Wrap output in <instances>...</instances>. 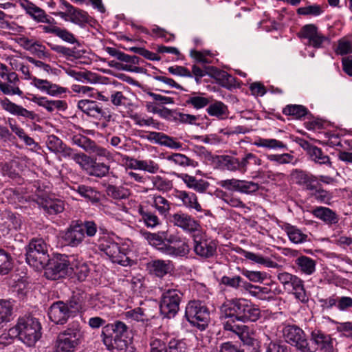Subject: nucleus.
<instances>
[{"label": "nucleus", "instance_id": "61", "mask_svg": "<svg viewBox=\"0 0 352 352\" xmlns=\"http://www.w3.org/2000/svg\"><path fill=\"white\" fill-rule=\"evenodd\" d=\"M215 80L221 86L230 89L234 84V78L223 70L215 74Z\"/></svg>", "mask_w": 352, "mask_h": 352}, {"label": "nucleus", "instance_id": "9", "mask_svg": "<svg viewBox=\"0 0 352 352\" xmlns=\"http://www.w3.org/2000/svg\"><path fill=\"white\" fill-rule=\"evenodd\" d=\"M20 79L18 74L11 72L6 64H0V91L7 96L22 97L23 91L19 87Z\"/></svg>", "mask_w": 352, "mask_h": 352}, {"label": "nucleus", "instance_id": "55", "mask_svg": "<svg viewBox=\"0 0 352 352\" xmlns=\"http://www.w3.org/2000/svg\"><path fill=\"white\" fill-rule=\"evenodd\" d=\"M13 303L10 300H0V324L9 322L13 310Z\"/></svg>", "mask_w": 352, "mask_h": 352}, {"label": "nucleus", "instance_id": "22", "mask_svg": "<svg viewBox=\"0 0 352 352\" xmlns=\"http://www.w3.org/2000/svg\"><path fill=\"white\" fill-rule=\"evenodd\" d=\"M164 241L165 246H170L175 250L173 254H165L170 257H183L190 252L189 245L179 236L171 234Z\"/></svg>", "mask_w": 352, "mask_h": 352}, {"label": "nucleus", "instance_id": "49", "mask_svg": "<svg viewBox=\"0 0 352 352\" xmlns=\"http://www.w3.org/2000/svg\"><path fill=\"white\" fill-rule=\"evenodd\" d=\"M141 219L147 228H155L160 223V219L153 212L144 210L142 206L138 209Z\"/></svg>", "mask_w": 352, "mask_h": 352}, {"label": "nucleus", "instance_id": "2", "mask_svg": "<svg viewBox=\"0 0 352 352\" xmlns=\"http://www.w3.org/2000/svg\"><path fill=\"white\" fill-rule=\"evenodd\" d=\"M222 307L239 318L243 323L255 322L261 317L260 309L245 298H232L223 303Z\"/></svg>", "mask_w": 352, "mask_h": 352}, {"label": "nucleus", "instance_id": "20", "mask_svg": "<svg viewBox=\"0 0 352 352\" xmlns=\"http://www.w3.org/2000/svg\"><path fill=\"white\" fill-rule=\"evenodd\" d=\"M20 214L6 209L0 213V228L7 233L11 230H17L21 228Z\"/></svg>", "mask_w": 352, "mask_h": 352}, {"label": "nucleus", "instance_id": "29", "mask_svg": "<svg viewBox=\"0 0 352 352\" xmlns=\"http://www.w3.org/2000/svg\"><path fill=\"white\" fill-rule=\"evenodd\" d=\"M32 85L42 91H45L47 94L54 96L66 92V89L53 84L47 80H43L34 77Z\"/></svg>", "mask_w": 352, "mask_h": 352}, {"label": "nucleus", "instance_id": "53", "mask_svg": "<svg viewBox=\"0 0 352 352\" xmlns=\"http://www.w3.org/2000/svg\"><path fill=\"white\" fill-rule=\"evenodd\" d=\"M219 162L221 166L230 171L240 172L239 158L231 155H220L219 157Z\"/></svg>", "mask_w": 352, "mask_h": 352}, {"label": "nucleus", "instance_id": "27", "mask_svg": "<svg viewBox=\"0 0 352 352\" xmlns=\"http://www.w3.org/2000/svg\"><path fill=\"white\" fill-rule=\"evenodd\" d=\"M78 108L84 113L94 118L107 117L106 112L94 100H81L78 102Z\"/></svg>", "mask_w": 352, "mask_h": 352}, {"label": "nucleus", "instance_id": "4", "mask_svg": "<svg viewBox=\"0 0 352 352\" xmlns=\"http://www.w3.org/2000/svg\"><path fill=\"white\" fill-rule=\"evenodd\" d=\"M25 255L27 263L37 270H43L50 261L47 245L41 238L30 241Z\"/></svg>", "mask_w": 352, "mask_h": 352}, {"label": "nucleus", "instance_id": "42", "mask_svg": "<svg viewBox=\"0 0 352 352\" xmlns=\"http://www.w3.org/2000/svg\"><path fill=\"white\" fill-rule=\"evenodd\" d=\"M59 335H60V337L62 338H67L72 339L73 340H75L76 343H80V339L82 336V333L81 331V327L78 322H72L70 324H69L67 328L63 331L59 333Z\"/></svg>", "mask_w": 352, "mask_h": 352}, {"label": "nucleus", "instance_id": "48", "mask_svg": "<svg viewBox=\"0 0 352 352\" xmlns=\"http://www.w3.org/2000/svg\"><path fill=\"white\" fill-rule=\"evenodd\" d=\"M75 190L80 195L92 203L96 204L100 201L99 192L91 186L79 185Z\"/></svg>", "mask_w": 352, "mask_h": 352}, {"label": "nucleus", "instance_id": "10", "mask_svg": "<svg viewBox=\"0 0 352 352\" xmlns=\"http://www.w3.org/2000/svg\"><path fill=\"white\" fill-rule=\"evenodd\" d=\"M219 318L224 331L234 333L243 342L250 338V327L239 323V318L222 306Z\"/></svg>", "mask_w": 352, "mask_h": 352}, {"label": "nucleus", "instance_id": "45", "mask_svg": "<svg viewBox=\"0 0 352 352\" xmlns=\"http://www.w3.org/2000/svg\"><path fill=\"white\" fill-rule=\"evenodd\" d=\"M170 269V262L163 260H155L150 263V270L157 277H163L168 273Z\"/></svg>", "mask_w": 352, "mask_h": 352}, {"label": "nucleus", "instance_id": "52", "mask_svg": "<svg viewBox=\"0 0 352 352\" xmlns=\"http://www.w3.org/2000/svg\"><path fill=\"white\" fill-rule=\"evenodd\" d=\"M8 124L12 132H14L19 137V138L23 140L26 145L32 146L35 144L34 139L28 136L25 133L24 129L17 125L13 119L9 118Z\"/></svg>", "mask_w": 352, "mask_h": 352}, {"label": "nucleus", "instance_id": "36", "mask_svg": "<svg viewBox=\"0 0 352 352\" xmlns=\"http://www.w3.org/2000/svg\"><path fill=\"white\" fill-rule=\"evenodd\" d=\"M246 259L252 261L257 264L263 265L266 267L276 268L278 267V263L273 261L268 257L262 256L261 254H256L252 252L246 251L240 249L239 252Z\"/></svg>", "mask_w": 352, "mask_h": 352}, {"label": "nucleus", "instance_id": "60", "mask_svg": "<svg viewBox=\"0 0 352 352\" xmlns=\"http://www.w3.org/2000/svg\"><path fill=\"white\" fill-rule=\"evenodd\" d=\"M3 195L11 204L20 203L23 199L22 191L17 188H6L3 191Z\"/></svg>", "mask_w": 352, "mask_h": 352}, {"label": "nucleus", "instance_id": "58", "mask_svg": "<svg viewBox=\"0 0 352 352\" xmlns=\"http://www.w3.org/2000/svg\"><path fill=\"white\" fill-rule=\"evenodd\" d=\"M52 50L54 52L63 55L66 58H78L80 54L76 48H69L62 45H52L48 43Z\"/></svg>", "mask_w": 352, "mask_h": 352}, {"label": "nucleus", "instance_id": "1", "mask_svg": "<svg viewBox=\"0 0 352 352\" xmlns=\"http://www.w3.org/2000/svg\"><path fill=\"white\" fill-rule=\"evenodd\" d=\"M127 334L126 324L116 321L103 326L101 338L107 349L111 352H132L131 342Z\"/></svg>", "mask_w": 352, "mask_h": 352}, {"label": "nucleus", "instance_id": "30", "mask_svg": "<svg viewBox=\"0 0 352 352\" xmlns=\"http://www.w3.org/2000/svg\"><path fill=\"white\" fill-rule=\"evenodd\" d=\"M177 177L181 179L189 188L193 189L197 192L204 193L209 187V183L202 179H197L195 177L186 173H180Z\"/></svg>", "mask_w": 352, "mask_h": 352}, {"label": "nucleus", "instance_id": "28", "mask_svg": "<svg viewBox=\"0 0 352 352\" xmlns=\"http://www.w3.org/2000/svg\"><path fill=\"white\" fill-rule=\"evenodd\" d=\"M311 214L329 226L337 224L340 220L336 212L327 207L318 206L311 211Z\"/></svg>", "mask_w": 352, "mask_h": 352}, {"label": "nucleus", "instance_id": "62", "mask_svg": "<svg viewBox=\"0 0 352 352\" xmlns=\"http://www.w3.org/2000/svg\"><path fill=\"white\" fill-rule=\"evenodd\" d=\"M72 141L74 144L78 146L88 153L89 150H91V146L94 142L81 134L74 135L72 137Z\"/></svg>", "mask_w": 352, "mask_h": 352}, {"label": "nucleus", "instance_id": "34", "mask_svg": "<svg viewBox=\"0 0 352 352\" xmlns=\"http://www.w3.org/2000/svg\"><path fill=\"white\" fill-rule=\"evenodd\" d=\"M176 197L182 201L186 208L195 209L197 212L202 211V208L198 202L197 197L195 193L185 190H178L177 191Z\"/></svg>", "mask_w": 352, "mask_h": 352}, {"label": "nucleus", "instance_id": "8", "mask_svg": "<svg viewBox=\"0 0 352 352\" xmlns=\"http://www.w3.org/2000/svg\"><path fill=\"white\" fill-rule=\"evenodd\" d=\"M183 295V293L177 288L165 289L160 298L161 314L169 319L174 318L179 310V305Z\"/></svg>", "mask_w": 352, "mask_h": 352}, {"label": "nucleus", "instance_id": "44", "mask_svg": "<svg viewBox=\"0 0 352 352\" xmlns=\"http://www.w3.org/2000/svg\"><path fill=\"white\" fill-rule=\"evenodd\" d=\"M168 337L158 334L151 338L150 352H166L168 349Z\"/></svg>", "mask_w": 352, "mask_h": 352}, {"label": "nucleus", "instance_id": "24", "mask_svg": "<svg viewBox=\"0 0 352 352\" xmlns=\"http://www.w3.org/2000/svg\"><path fill=\"white\" fill-rule=\"evenodd\" d=\"M285 290L289 293H292L295 298L302 303H306L309 300L303 280L296 275H294L292 278L289 280Z\"/></svg>", "mask_w": 352, "mask_h": 352}, {"label": "nucleus", "instance_id": "38", "mask_svg": "<svg viewBox=\"0 0 352 352\" xmlns=\"http://www.w3.org/2000/svg\"><path fill=\"white\" fill-rule=\"evenodd\" d=\"M78 344L75 340L62 338L58 334L54 343V352H74Z\"/></svg>", "mask_w": 352, "mask_h": 352}, {"label": "nucleus", "instance_id": "43", "mask_svg": "<svg viewBox=\"0 0 352 352\" xmlns=\"http://www.w3.org/2000/svg\"><path fill=\"white\" fill-rule=\"evenodd\" d=\"M284 230L289 240L294 243H302L307 241L308 236L296 226L287 223Z\"/></svg>", "mask_w": 352, "mask_h": 352}, {"label": "nucleus", "instance_id": "17", "mask_svg": "<svg viewBox=\"0 0 352 352\" xmlns=\"http://www.w3.org/2000/svg\"><path fill=\"white\" fill-rule=\"evenodd\" d=\"M43 269L45 270V276L47 279L57 280L67 274L68 263L65 260L50 259Z\"/></svg>", "mask_w": 352, "mask_h": 352}, {"label": "nucleus", "instance_id": "56", "mask_svg": "<svg viewBox=\"0 0 352 352\" xmlns=\"http://www.w3.org/2000/svg\"><path fill=\"white\" fill-rule=\"evenodd\" d=\"M89 153L95 155L100 159L106 160L109 162L114 160L113 154L110 151L96 144L95 142H94L91 148L89 150Z\"/></svg>", "mask_w": 352, "mask_h": 352}, {"label": "nucleus", "instance_id": "39", "mask_svg": "<svg viewBox=\"0 0 352 352\" xmlns=\"http://www.w3.org/2000/svg\"><path fill=\"white\" fill-rule=\"evenodd\" d=\"M124 317L128 320L138 322H148L155 316L148 312L144 308L136 307L124 313Z\"/></svg>", "mask_w": 352, "mask_h": 352}, {"label": "nucleus", "instance_id": "11", "mask_svg": "<svg viewBox=\"0 0 352 352\" xmlns=\"http://www.w3.org/2000/svg\"><path fill=\"white\" fill-rule=\"evenodd\" d=\"M217 241L207 236L206 234L197 233L193 236V250L196 255L208 259L217 254Z\"/></svg>", "mask_w": 352, "mask_h": 352}, {"label": "nucleus", "instance_id": "18", "mask_svg": "<svg viewBox=\"0 0 352 352\" xmlns=\"http://www.w3.org/2000/svg\"><path fill=\"white\" fill-rule=\"evenodd\" d=\"M291 175L293 181L306 190L314 191L321 186L316 176L302 170L296 169Z\"/></svg>", "mask_w": 352, "mask_h": 352}, {"label": "nucleus", "instance_id": "19", "mask_svg": "<svg viewBox=\"0 0 352 352\" xmlns=\"http://www.w3.org/2000/svg\"><path fill=\"white\" fill-rule=\"evenodd\" d=\"M48 316L50 320L56 324H65L71 316L67 305L61 300L52 303L48 309Z\"/></svg>", "mask_w": 352, "mask_h": 352}, {"label": "nucleus", "instance_id": "51", "mask_svg": "<svg viewBox=\"0 0 352 352\" xmlns=\"http://www.w3.org/2000/svg\"><path fill=\"white\" fill-rule=\"evenodd\" d=\"M13 268V259L10 253L0 249V274L6 275Z\"/></svg>", "mask_w": 352, "mask_h": 352}, {"label": "nucleus", "instance_id": "7", "mask_svg": "<svg viewBox=\"0 0 352 352\" xmlns=\"http://www.w3.org/2000/svg\"><path fill=\"white\" fill-rule=\"evenodd\" d=\"M18 327L21 331V340L29 346H34L41 337V324L32 316H24L18 319Z\"/></svg>", "mask_w": 352, "mask_h": 352}, {"label": "nucleus", "instance_id": "59", "mask_svg": "<svg viewBox=\"0 0 352 352\" xmlns=\"http://www.w3.org/2000/svg\"><path fill=\"white\" fill-rule=\"evenodd\" d=\"M105 191L109 197L115 199H126L129 195L127 190L114 185H108Z\"/></svg>", "mask_w": 352, "mask_h": 352}, {"label": "nucleus", "instance_id": "47", "mask_svg": "<svg viewBox=\"0 0 352 352\" xmlns=\"http://www.w3.org/2000/svg\"><path fill=\"white\" fill-rule=\"evenodd\" d=\"M42 208L49 214H57L65 209L64 203L60 199H45L42 203Z\"/></svg>", "mask_w": 352, "mask_h": 352}, {"label": "nucleus", "instance_id": "32", "mask_svg": "<svg viewBox=\"0 0 352 352\" xmlns=\"http://www.w3.org/2000/svg\"><path fill=\"white\" fill-rule=\"evenodd\" d=\"M32 101L49 112H53L54 110L64 111L67 108V102L60 100H49L45 97L34 96Z\"/></svg>", "mask_w": 352, "mask_h": 352}, {"label": "nucleus", "instance_id": "25", "mask_svg": "<svg viewBox=\"0 0 352 352\" xmlns=\"http://www.w3.org/2000/svg\"><path fill=\"white\" fill-rule=\"evenodd\" d=\"M60 3L62 8L68 10L69 19L71 22L79 25H84L89 22V16L87 12L74 7L65 0H60Z\"/></svg>", "mask_w": 352, "mask_h": 352}, {"label": "nucleus", "instance_id": "5", "mask_svg": "<svg viewBox=\"0 0 352 352\" xmlns=\"http://www.w3.org/2000/svg\"><path fill=\"white\" fill-rule=\"evenodd\" d=\"M185 317L193 327L203 331L208 326L210 311L201 301L191 300L186 307Z\"/></svg>", "mask_w": 352, "mask_h": 352}, {"label": "nucleus", "instance_id": "6", "mask_svg": "<svg viewBox=\"0 0 352 352\" xmlns=\"http://www.w3.org/2000/svg\"><path fill=\"white\" fill-rule=\"evenodd\" d=\"M285 341L300 352H313L309 338L302 329L296 324H286L282 329Z\"/></svg>", "mask_w": 352, "mask_h": 352}, {"label": "nucleus", "instance_id": "50", "mask_svg": "<svg viewBox=\"0 0 352 352\" xmlns=\"http://www.w3.org/2000/svg\"><path fill=\"white\" fill-rule=\"evenodd\" d=\"M166 159L169 162L182 167H196L197 166V163L196 162L182 153H173L167 156Z\"/></svg>", "mask_w": 352, "mask_h": 352}, {"label": "nucleus", "instance_id": "13", "mask_svg": "<svg viewBox=\"0 0 352 352\" xmlns=\"http://www.w3.org/2000/svg\"><path fill=\"white\" fill-rule=\"evenodd\" d=\"M85 238L82 222L80 220L72 221L62 236L64 242L71 247L78 246Z\"/></svg>", "mask_w": 352, "mask_h": 352}, {"label": "nucleus", "instance_id": "37", "mask_svg": "<svg viewBox=\"0 0 352 352\" xmlns=\"http://www.w3.org/2000/svg\"><path fill=\"white\" fill-rule=\"evenodd\" d=\"M257 147L265 148L269 150H287V146L283 141L274 138H258L253 142Z\"/></svg>", "mask_w": 352, "mask_h": 352}, {"label": "nucleus", "instance_id": "16", "mask_svg": "<svg viewBox=\"0 0 352 352\" xmlns=\"http://www.w3.org/2000/svg\"><path fill=\"white\" fill-rule=\"evenodd\" d=\"M311 341L309 346L314 349L313 352L320 349L324 352H333V339L330 335L326 334L320 330H314L311 333Z\"/></svg>", "mask_w": 352, "mask_h": 352}, {"label": "nucleus", "instance_id": "41", "mask_svg": "<svg viewBox=\"0 0 352 352\" xmlns=\"http://www.w3.org/2000/svg\"><path fill=\"white\" fill-rule=\"evenodd\" d=\"M206 111L208 115L217 117L219 119H225L229 115L228 107L221 101H215L210 104Z\"/></svg>", "mask_w": 352, "mask_h": 352}, {"label": "nucleus", "instance_id": "3", "mask_svg": "<svg viewBox=\"0 0 352 352\" xmlns=\"http://www.w3.org/2000/svg\"><path fill=\"white\" fill-rule=\"evenodd\" d=\"M96 245L104 252L113 263L127 266L131 260L128 256V250L124 245L116 243L109 236H100Z\"/></svg>", "mask_w": 352, "mask_h": 352}, {"label": "nucleus", "instance_id": "46", "mask_svg": "<svg viewBox=\"0 0 352 352\" xmlns=\"http://www.w3.org/2000/svg\"><path fill=\"white\" fill-rule=\"evenodd\" d=\"M283 113L295 119H302L309 113V110L303 105L288 104L283 109Z\"/></svg>", "mask_w": 352, "mask_h": 352}, {"label": "nucleus", "instance_id": "57", "mask_svg": "<svg viewBox=\"0 0 352 352\" xmlns=\"http://www.w3.org/2000/svg\"><path fill=\"white\" fill-rule=\"evenodd\" d=\"M309 154L312 160L320 164H331L330 158L327 155H325L321 148L317 146H311L309 148Z\"/></svg>", "mask_w": 352, "mask_h": 352}, {"label": "nucleus", "instance_id": "63", "mask_svg": "<svg viewBox=\"0 0 352 352\" xmlns=\"http://www.w3.org/2000/svg\"><path fill=\"white\" fill-rule=\"evenodd\" d=\"M242 274L245 276L250 281L254 283H263L267 278V274L265 272L251 271L243 270Z\"/></svg>", "mask_w": 352, "mask_h": 352}, {"label": "nucleus", "instance_id": "35", "mask_svg": "<svg viewBox=\"0 0 352 352\" xmlns=\"http://www.w3.org/2000/svg\"><path fill=\"white\" fill-rule=\"evenodd\" d=\"M298 270L305 275H311L316 272V261L307 256H300L295 260Z\"/></svg>", "mask_w": 352, "mask_h": 352}, {"label": "nucleus", "instance_id": "15", "mask_svg": "<svg viewBox=\"0 0 352 352\" xmlns=\"http://www.w3.org/2000/svg\"><path fill=\"white\" fill-rule=\"evenodd\" d=\"M170 221L174 226L190 233L199 231L201 228L198 221L195 220L190 215L182 212L172 214L170 217Z\"/></svg>", "mask_w": 352, "mask_h": 352}, {"label": "nucleus", "instance_id": "14", "mask_svg": "<svg viewBox=\"0 0 352 352\" xmlns=\"http://www.w3.org/2000/svg\"><path fill=\"white\" fill-rule=\"evenodd\" d=\"M299 38L308 40V45L314 48H320L322 43L328 41V38L318 31L314 24H307L302 26L298 34Z\"/></svg>", "mask_w": 352, "mask_h": 352}, {"label": "nucleus", "instance_id": "12", "mask_svg": "<svg viewBox=\"0 0 352 352\" xmlns=\"http://www.w3.org/2000/svg\"><path fill=\"white\" fill-rule=\"evenodd\" d=\"M217 184L228 190L237 191L244 194L255 192L259 188V185L256 182L235 178L221 180Z\"/></svg>", "mask_w": 352, "mask_h": 352}, {"label": "nucleus", "instance_id": "33", "mask_svg": "<svg viewBox=\"0 0 352 352\" xmlns=\"http://www.w3.org/2000/svg\"><path fill=\"white\" fill-rule=\"evenodd\" d=\"M46 145L51 152L55 154H60L64 158L66 157L71 149V147L67 146L62 140L54 135L47 136Z\"/></svg>", "mask_w": 352, "mask_h": 352}, {"label": "nucleus", "instance_id": "26", "mask_svg": "<svg viewBox=\"0 0 352 352\" xmlns=\"http://www.w3.org/2000/svg\"><path fill=\"white\" fill-rule=\"evenodd\" d=\"M20 6L25 10L34 20L40 23H51L52 21L48 19L44 10L36 6L29 0H23L20 2Z\"/></svg>", "mask_w": 352, "mask_h": 352}, {"label": "nucleus", "instance_id": "31", "mask_svg": "<svg viewBox=\"0 0 352 352\" xmlns=\"http://www.w3.org/2000/svg\"><path fill=\"white\" fill-rule=\"evenodd\" d=\"M142 236L153 246H155L162 254H173L174 248L170 246H165L162 236L160 234L151 233L147 231L141 232Z\"/></svg>", "mask_w": 352, "mask_h": 352}, {"label": "nucleus", "instance_id": "21", "mask_svg": "<svg viewBox=\"0 0 352 352\" xmlns=\"http://www.w3.org/2000/svg\"><path fill=\"white\" fill-rule=\"evenodd\" d=\"M1 107L6 111L17 117H22L27 120H34L36 114L32 111H29L23 107L12 102L8 98L0 100Z\"/></svg>", "mask_w": 352, "mask_h": 352}, {"label": "nucleus", "instance_id": "64", "mask_svg": "<svg viewBox=\"0 0 352 352\" xmlns=\"http://www.w3.org/2000/svg\"><path fill=\"white\" fill-rule=\"evenodd\" d=\"M65 304L67 305L71 316L78 313L82 309V302L78 296H72Z\"/></svg>", "mask_w": 352, "mask_h": 352}, {"label": "nucleus", "instance_id": "54", "mask_svg": "<svg viewBox=\"0 0 352 352\" xmlns=\"http://www.w3.org/2000/svg\"><path fill=\"white\" fill-rule=\"evenodd\" d=\"M109 166L104 164L92 161L91 166L89 167L87 173L91 176L97 177H105L109 172Z\"/></svg>", "mask_w": 352, "mask_h": 352}, {"label": "nucleus", "instance_id": "40", "mask_svg": "<svg viewBox=\"0 0 352 352\" xmlns=\"http://www.w3.org/2000/svg\"><path fill=\"white\" fill-rule=\"evenodd\" d=\"M65 158L73 160L80 166L82 169L85 170L86 171H87L91 166V162L93 161L91 157L82 153H76L72 148Z\"/></svg>", "mask_w": 352, "mask_h": 352}, {"label": "nucleus", "instance_id": "23", "mask_svg": "<svg viewBox=\"0 0 352 352\" xmlns=\"http://www.w3.org/2000/svg\"><path fill=\"white\" fill-rule=\"evenodd\" d=\"M146 139L172 149L178 150L182 147V143L177 141L176 138L169 136L162 132H148L146 135Z\"/></svg>", "mask_w": 352, "mask_h": 352}]
</instances>
